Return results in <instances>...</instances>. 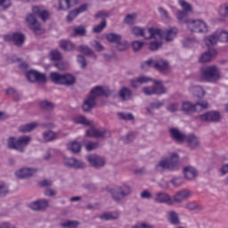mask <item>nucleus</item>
Listing matches in <instances>:
<instances>
[{
	"label": "nucleus",
	"instance_id": "1",
	"mask_svg": "<svg viewBox=\"0 0 228 228\" xmlns=\"http://www.w3.org/2000/svg\"><path fill=\"white\" fill-rule=\"evenodd\" d=\"M150 81H153L154 86L153 91L155 95H163V94H167V88L163 86V82L160 80H152L151 77L147 76H140L134 79L130 80V86L132 88H138L141 85H144L145 83H149Z\"/></svg>",
	"mask_w": 228,
	"mask_h": 228
},
{
	"label": "nucleus",
	"instance_id": "2",
	"mask_svg": "<svg viewBox=\"0 0 228 228\" xmlns=\"http://www.w3.org/2000/svg\"><path fill=\"white\" fill-rule=\"evenodd\" d=\"M158 172H175L179 170V155L177 153H171L168 159H162L155 166Z\"/></svg>",
	"mask_w": 228,
	"mask_h": 228
},
{
	"label": "nucleus",
	"instance_id": "3",
	"mask_svg": "<svg viewBox=\"0 0 228 228\" xmlns=\"http://www.w3.org/2000/svg\"><path fill=\"white\" fill-rule=\"evenodd\" d=\"M131 33L134 37H142L145 40H151V38H161V29L156 28H141L134 27L131 28Z\"/></svg>",
	"mask_w": 228,
	"mask_h": 228
},
{
	"label": "nucleus",
	"instance_id": "4",
	"mask_svg": "<svg viewBox=\"0 0 228 228\" xmlns=\"http://www.w3.org/2000/svg\"><path fill=\"white\" fill-rule=\"evenodd\" d=\"M31 142V137L28 135L20 136L19 138L9 137L7 140V146L9 149L17 151L18 152H24L26 147L29 145Z\"/></svg>",
	"mask_w": 228,
	"mask_h": 228
},
{
	"label": "nucleus",
	"instance_id": "5",
	"mask_svg": "<svg viewBox=\"0 0 228 228\" xmlns=\"http://www.w3.org/2000/svg\"><path fill=\"white\" fill-rule=\"evenodd\" d=\"M208 108H209L208 101L197 102L195 104L190 102H183L182 103V111H183L185 115L200 113V111H204V110H208Z\"/></svg>",
	"mask_w": 228,
	"mask_h": 228
},
{
	"label": "nucleus",
	"instance_id": "6",
	"mask_svg": "<svg viewBox=\"0 0 228 228\" xmlns=\"http://www.w3.org/2000/svg\"><path fill=\"white\" fill-rule=\"evenodd\" d=\"M108 191L110 193L113 200L120 202V200H124L126 197L131 195V186L127 184L118 185L112 189H109Z\"/></svg>",
	"mask_w": 228,
	"mask_h": 228
},
{
	"label": "nucleus",
	"instance_id": "7",
	"mask_svg": "<svg viewBox=\"0 0 228 228\" xmlns=\"http://www.w3.org/2000/svg\"><path fill=\"white\" fill-rule=\"evenodd\" d=\"M204 41L207 47H213V45H216L218 42H228V32L216 30L212 35L206 37Z\"/></svg>",
	"mask_w": 228,
	"mask_h": 228
},
{
	"label": "nucleus",
	"instance_id": "8",
	"mask_svg": "<svg viewBox=\"0 0 228 228\" xmlns=\"http://www.w3.org/2000/svg\"><path fill=\"white\" fill-rule=\"evenodd\" d=\"M201 77L208 83H216L220 79V71L216 66H208L201 69Z\"/></svg>",
	"mask_w": 228,
	"mask_h": 228
},
{
	"label": "nucleus",
	"instance_id": "9",
	"mask_svg": "<svg viewBox=\"0 0 228 228\" xmlns=\"http://www.w3.org/2000/svg\"><path fill=\"white\" fill-rule=\"evenodd\" d=\"M178 4L181 6L183 11L177 12L176 18L180 24H184V22H188V13H193V9L191 4H188V2L184 0H179Z\"/></svg>",
	"mask_w": 228,
	"mask_h": 228
},
{
	"label": "nucleus",
	"instance_id": "10",
	"mask_svg": "<svg viewBox=\"0 0 228 228\" xmlns=\"http://www.w3.org/2000/svg\"><path fill=\"white\" fill-rule=\"evenodd\" d=\"M184 24H187V28L192 33H208V24L200 20H187Z\"/></svg>",
	"mask_w": 228,
	"mask_h": 228
},
{
	"label": "nucleus",
	"instance_id": "11",
	"mask_svg": "<svg viewBox=\"0 0 228 228\" xmlns=\"http://www.w3.org/2000/svg\"><path fill=\"white\" fill-rule=\"evenodd\" d=\"M4 42H13L16 47H22L26 42V36L20 32H14L4 36Z\"/></svg>",
	"mask_w": 228,
	"mask_h": 228
},
{
	"label": "nucleus",
	"instance_id": "12",
	"mask_svg": "<svg viewBox=\"0 0 228 228\" xmlns=\"http://www.w3.org/2000/svg\"><path fill=\"white\" fill-rule=\"evenodd\" d=\"M86 136L90 138H110L111 134L106 128L97 129L94 127L90 128L86 132Z\"/></svg>",
	"mask_w": 228,
	"mask_h": 228
},
{
	"label": "nucleus",
	"instance_id": "13",
	"mask_svg": "<svg viewBox=\"0 0 228 228\" xmlns=\"http://www.w3.org/2000/svg\"><path fill=\"white\" fill-rule=\"evenodd\" d=\"M26 77L30 83H45V74L31 69L26 72Z\"/></svg>",
	"mask_w": 228,
	"mask_h": 228
},
{
	"label": "nucleus",
	"instance_id": "14",
	"mask_svg": "<svg viewBox=\"0 0 228 228\" xmlns=\"http://www.w3.org/2000/svg\"><path fill=\"white\" fill-rule=\"evenodd\" d=\"M220 118H222V116L220 112L216 110L200 115V120H201V122H220Z\"/></svg>",
	"mask_w": 228,
	"mask_h": 228
},
{
	"label": "nucleus",
	"instance_id": "15",
	"mask_svg": "<svg viewBox=\"0 0 228 228\" xmlns=\"http://www.w3.org/2000/svg\"><path fill=\"white\" fill-rule=\"evenodd\" d=\"M26 21L29 29L37 33V31H40L42 29V24L37 20L35 14H28L26 17Z\"/></svg>",
	"mask_w": 228,
	"mask_h": 228
},
{
	"label": "nucleus",
	"instance_id": "16",
	"mask_svg": "<svg viewBox=\"0 0 228 228\" xmlns=\"http://www.w3.org/2000/svg\"><path fill=\"white\" fill-rule=\"evenodd\" d=\"M38 170L37 168L23 167L15 172L16 177L19 179H27V177H32Z\"/></svg>",
	"mask_w": 228,
	"mask_h": 228
},
{
	"label": "nucleus",
	"instance_id": "17",
	"mask_svg": "<svg viewBox=\"0 0 228 228\" xmlns=\"http://www.w3.org/2000/svg\"><path fill=\"white\" fill-rule=\"evenodd\" d=\"M154 201L158 204H167V206H172V204H174V200L170 195L165 192H158L155 195Z\"/></svg>",
	"mask_w": 228,
	"mask_h": 228
},
{
	"label": "nucleus",
	"instance_id": "18",
	"mask_svg": "<svg viewBox=\"0 0 228 228\" xmlns=\"http://www.w3.org/2000/svg\"><path fill=\"white\" fill-rule=\"evenodd\" d=\"M87 161H89L90 165L94 167V168H102V167L106 165L104 159L98 155H90L87 157Z\"/></svg>",
	"mask_w": 228,
	"mask_h": 228
},
{
	"label": "nucleus",
	"instance_id": "19",
	"mask_svg": "<svg viewBox=\"0 0 228 228\" xmlns=\"http://www.w3.org/2000/svg\"><path fill=\"white\" fill-rule=\"evenodd\" d=\"M30 209L33 211H45L49 208L48 200H38L29 204Z\"/></svg>",
	"mask_w": 228,
	"mask_h": 228
},
{
	"label": "nucleus",
	"instance_id": "20",
	"mask_svg": "<svg viewBox=\"0 0 228 228\" xmlns=\"http://www.w3.org/2000/svg\"><path fill=\"white\" fill-rule=\"evenodd\" d=\"M160 38H157L158 40H163V38L166 39V42H172L174 38H175V36L177 35V28H170L166 29L165 31L160 30Z\"/></svg>",
	"mask_w": 228,
	"mask_h": 228
},
{
	"label": "nucleus",
	"instance_id": "21",
	"mask_svg": "<svg viewBox=\"0 0 228 228\" xmlns=\"http://www.w3.org/2000/svg\"><path fill=\"white\" fill-rule=\"evenodd\" d=\"M95 99L97 97H101L102 95H104L105 97H110L111 95V91H110V88H103L102 86H95L91 90V94Z\"/></svg>",
	"mask_w": 228,
	"mask_h": 228
},
{
	"label": "nucleus",
	"instance_id": "22",
	"mask_svg": "<svg viewBox=\"0 0 228 228\" xmlns=\"http://www.w3.org/2000/svg\"><path fill=\"white\" fill-rule=\"evenodd\" d=\"M190 197H191V191L183 189L174 195V201L179 204L186 200V199H190Z\"/></svg>",
	"mask_w": 228,
	"mask_h": 228
},
{
	"label": "nucleus",
	"instance_id": "23",
	"mask_svg": "<svg viewBox=\"0 0 228 228\" xmlns=\"http://www.w3.org/2000/svg\"><path fill=\"white\" fill-rule=\"evenodd\" d=\"M216 56V50L210 48L207 52L203 53L199 59L200 63H208Z\"/></svg>",
	"mask_w": 228,
	"mask_h": 228
},
{
	"label": "nucleus",
	"instance_id": "24",
	"mask_svg": "<svg viewBox=\"0 0 228 228\" xmlns=\"http://www.w3.org/2000/svg\"><path fill=\"white\" fill-rule=\"evenodd\" d=\"M184 142L188 143L191 149H199V147H200V141L199 140V137H197V135L194 134L185 135Z\"/></svg>",
	"mask_w": 228,
	"mask_h": 228
},
{
	"label": "nucleus",
	"instance_id": "25",
	"mask_svg": "<svg viewBox=\"0 0 228 228\" xmlns=\"http://www.w3.org/2000/svg\"><path fill=\"white\" fill-rule=\"evenodd\" d=\"M86 10H88V5L85 4L79 6L78 8L69 12V13L67 16L68 22H72V20H74V19H76V17H77L79 13H83L86 12Z\"/></svg>",
	"mask_w": 228,
	"mask_h": 228
},
{
	"label": "nucleus",
	"instance_id": "26",
	"mask_svg": "<svg viewBox=\"0 0 228 228\" xmlns=\"http://www.w3.org/2000/svg\"><path fill=\"white\" fill-rule=\"evenodd\" d=\"M94 108H95V96L89 95L84 101V103L82 105V110L84 111H92Z\"/></svg>",
	"mask_w": 228,
	"mask_h": 228
},
{
	"label": "nucleus",
	"instance_id": "27",
	"mask_svg": "<svg viewBox=\"0 0 228 228\" xmlns=\"http://www.w3.org/2000/svg\"><path fill=\"white\" fill-rule=\"evenodd\" d=\"M64 165L69 168H85V163L74 158L65 159Z\"/></svg>",
	"mask_w": 228,
	"mask_h": 228
},
{
	"label": "nucleus",
	"instance_id": "28",
	"mask_svg": "<svg viewBox=\"0 0 228 228\" xmlns=\"http://www.w3.org/2000/svg\"><path fill=\"white\" fill-rule=\"evenodd\" d=\"M32 12H33L34 15H38L39 19H41V20H43V22H45V20H47V19H49V15H50L49 12L42 9V7L34 6L32 8Z\"/></svg>",
	"mask_w": 228,
	"mask_h": 228
},
{
	"label": "nucleus",
	"instance_id": "29",
	"mask_svg": "<svg viewBox=\"0 0 228 228\" xmlns=\"http://www.w3.org/2000/svg\"><path fill=\"white\" fill-rule=\"evenodd\" d=\"M153 69L159 70V72H165L168 70V61L163 59L156 60L153 62Z\"/></svg>",
	"mask_w": 228,
	"mask_h": 228
},
{
	"label": "nucleus",
	"instance_id": "30",
	"mask_svg": "<svg viewBox=\"0 0 228 228\" xmlns=\"http://www.w3.org/2000/svg\"><path fill=\"white\" fill-rule=\"evenodd\" d=\"M171 138H173V140H175V142H184V139L186 138V134L181 133V131H179V129L177 128H171L169 130Z\"/></svg>",
	"mask_w": 228,
	"mask_h": 228
},
{
	"label": "nucleus",
	"instance_id": "31",
	"mask_svg": "<svg viewBox=\"0 0 228 228\" xmlns=\"http://www.w3.org/2000/svg\"><path fill=\"white\" fill-rule=\"evenodd\" d=\"M167 218L171 225H181V219H179V214L177 212L174 210L167 212Z\"/></svg>",
	"mask_w": 228,
	"mask_h": 228
},
{
	"label": "nucleus",
	"instance_id": "32",
	"mask_svg": "<svg viewBox=\"0 0 228 228\" xmlns=\"http://www.w3.org/2000/svg\"><path fill=\"white\" fill-rule=\"evenodd\" d=\"M77 0H60L59 10H69L72 6H76Z\"/></svg>",
	"mask_w": 228,
	"mask_h": 228
},
{
	"label": "nucleus",
	"instance_id": "33",
	"mask_svg": "<svg viewBox=\"0 0 228 228\" xmlns=\"http://www.w3.org/2000/svg\"><path fill=\"white\" fill-rule=\"evenodd\" d=\"M118 96L122 101H129L133 97V91L127 87H122L118 92Z\"/></svg>",
	"mask_w": 228,
	"mask_h": 228
},
{
	"label": "nucleus",
	"instance_id": "34",
	"mask_svg": "<svg viewBox=\"0 0 228 228\" xmlns=\"http://www.w3.org/2000/svg\"><path fill=\"white\" fill-rule=\"evenodd\" d=\"M183 174L185 179L191 181V179H195L197 177V170L191 167H187L183 168Z\"/></svg>",
	"mask_w": 228,
	"mask_h": 228
},
{
	"label": "nucleus",
	"instance_id": "35",
	"mask_svg": "<svg viewBox=\"0 0 228 228\" xmlns=\"http://www.w3.org/2000/svg\"><path fill=\"white\" fill-rule=\"evenodd\" d=\"M50 79H52V81L55 83V85H63V75L58 72H52L50 74Z\"/></svg>",
	"mask_w": 228,
	"mask_h": 228
},
{
	"label": "nucleus",
	"instance_id": "36",
	"mask_svg": "<svg viewBox=\"0 0 228 228\" xmlns=\"http://www.w3.org/2000/svg\"><path fill=\"white\" fill-rule=\"evenodd\" d=\"M64 80H62V85L65 86H72L76 83V77L71 74H63Z\"/></svg>",
	"mask_w": 228,
	"mask_h": 228
},
{
	"label": "nucleus",
	"instance_id": "37",
	"mask_svg": "<svg viewBox=\"0 0 228 228\" xmlns=\"http://www.w3.org/2000/svg\"><path fill=\"white\" fill-rule=\"evenodd\" d=\"M106 39L108 42H110V44H118L122 40V36L115 33H109L106 35Z\"/></svg>",
	"mask_w": 228,
	"mask_h": 228
},
{
	"label": "nucleus",
	"instance_id": "38",
	"mask_svg": "<svg viewBox=\"0 0 228 228\" xmlns=\"http://www.w3.org/2000/svg\"><path fill=\"white\" fill-rule=\"evenodd\" d=\"M191 92L193 93V94L196 97H204L206 92L204 91V88L200 86H194L191 87Z\"/></svg>",
	"mask_w": 228,
	"mask_h": 228
},
{
	"label": "nucleus",
	"instance_id": "39",
	"mask_svg": "<svg viewBox=\"0 0 228 228\" xmlns=\"http://www.w3.org/2000/svg\"><path fill=\"white\" fill-rule=\"evenodd\" d=\"M67 147L70 151V152H73V154H77V152H81V143L77 142H73L68 144Z\"/></svg>",
	"mask_w": 228,
	"mask_h": 228
},
{
	"label": "nucleus",
	"instance_id": "40",
	"mask_svg": "<svg viewBox=\"0 0 228 228\" xmlns=\"http://www.w3.org/2000/svg\"><path fill=\"white\" fill-rule=\"evenodd\" d=\"M170 183L174 188H180V186L184 184V178L183 176H175L170 180Z\"/></svg>",
	"mask_w": 228,
	"mask_h": 228
},
{
	"label": "nucleus",
	"instance_id": "41",
	"mask_svg": "<svg viewBox=\"0 0 228 228\" xmlns=\"http://www.w3.org/2000/svg\"><path fill=\"white\" fill-rule=\"evenodd\" d=\"M60 47L63 49V51H72L74 49V43L67 40L60 41Z\"/></svg>",
	"mask_w": 228,
	"mask_h": 228
},
{
	"label": "nucleus",
	"instance_id": "42",
	"mask_svg": "<svg viewBox=\"0 0 228 228\" xmlns=\"http://www.w3.org/2000/svg\"><path fill=\"white\" fill-rule=\"evenodd\" d=\"M37 123L23 125L20 126V133H31V131H33L37 127Z\"/></svg>",
	"mask_w": 228,
	"mask_h": 228
},
{
	"label": "nucleus",
	"instance_id": "43",
	"mask_svg": "<svg viewBox=\"0 0 228 228\" xmlns=\"http://www.w3.org/2000/svg\"><path fill=\"white\" fill-rule=\"evenodd\" d=\"M56 138V133L53 131H45L43 133V139L45 142H53Z\"/></svg>",
	"mask_w": 228,
	"mask_h": 228
},
{
	"label": "nucleus",
	"instance_id": "44",
	"mask_svg": "<svg viewBox=\"0 0 228 228\" xmlns=\"http://www.w3.org/2000/svg\"><path fill=\"white\" fill-rule=\"evenodd\" d=\"M39 106L40 108H42V110H46V111H51L54 108V103L47 100H45L40 102Z\"/></svg>",
	"mask_w": 228,
	"mask_h": 228
},
{
	"label": "nucleus",
	"instance_id": "45",
	"mask_svg": "<svg viewBox=\"0 0 228 228\" xmlns=\"http://www.w3.org/2000/svg\"><path fill=\"white\" fill-rule=\"evenodd\" d=\"M78 51L79 53H83V54H86V56L93 55L94 56V58H97V56L94 54V51H92V49H90V47H88L87 45H80L78 47Z\"/></svg>",
	"mask_w": 228,
	"mask_h": 228
},
{
	"label": "nucleus",
	"instance_id": "46",
	"mask_svg": "<svg viewBox=\"0 0 228 228\" xmlns=\"http://www.w3.org/2000/svg\"><path fill=\"white\" fill-rule=\"evenodd\" d=\"M219 15L228 19V2H225L219 6Z\"/></svg>",
	"mask_w": 228,
	"mask_h": 228
},
{
	"label": "nucleus",
	"instance_id": "47",
	"mask_svg": "<svg viewBox=\"0 0 228 228\" xmlns=\"http://www.w3.org/2000/svg\"><path fill=\"white\" fill-rule=\"evenodd\" d=\"M10 193L8 184L4 182H0V197H6Z\"/></svg>",
	"mask_w": 228,
	"mask_h": 228
},
{
	"label": "nucleus",
	"instance_id": "48",
	"mask_svg": "<svg viewBox=\"0 0 228 228\" xmlns=\"http://www.w3.org/2000/svg\"><path fill=\"white\" fill-rule=\"evenodd\" d=\"M136 17H138L136 13L127 14L124 19V22L131 26L134 24Z\"/></svg>",
	"mask_w": 228,
	"mask_h": 228
},
{
	"label": "nucleus",
	"instance_id": "49",
	"mask_svg": "<svg viewBox=\"0 0 228 228\" xmlns=\"http://www.w3.org/2000/svg\"><path fill=\"white\" fill-rule=\"evenodd\" d=\"M118 117H119L120 120H134L133 113L118 112Z\"/></svg>",
	"mask_w": 228,
	"mask_h": 228
},
{
	"label": "nucleus",
	"instance_id": "50",
	"mask_svg": "<svg viewBox=\"0 0 228 228\" xmlns=\"http://www.w3.org/2000/svg\"><path fill=\"white\" fill-rule=\"evenodd\" d=\"M101 220H117L118 218V216H115L113 213H104L102 216H100Z\"/></svg>",
	"mask_w": 228,
	"mask_h": 228
},
{
	"label": "nucleus",
	"instance_id": "51",
	"mask_svg": "<svg viewBox=\"0 0 228 228\" xmlns=\"http://www.w3.org/2000/svg\"><path fill=\"white\" fill-rule=\"evenodd\" d=\"M61 227H69V228H77L79 225V223L77 221H64L61 224Z\"/></svg>",
	"mask_w": 228,
	"mask_h": 228
},
{
	"label": "nucleus",
	"instance_id": "52",
	"mask_svg": "<svg viewBox=\"0 0 228 228\" xmlns=\"http://www.w3.org/2000/svg\"><path fill=\"white\" fill-rule=\"evenodd\" d=\"M155 40L150 43L151 51H158L161 47V39L155 38Z\"/></svg>",
	"mask_w": 228,
	"mask_h": 228
},
{
	"label": "nucleus",
	"instance_id": "53",
	"mask_svg": "<svg viewBox=\"0 0 228 228\" xmlns=\"http://www.w3.org/2000/svg\"><path fill=\"white\" fill-rule=\"evenodd\" d=\"M76 124H82L83 126H90L92 123L85 118V116H79L75 118Z\"/></svg>",
	"mask_w": 228,
	"mask_h": 228
},
{
	"label": "nucleus",
	"instance_id": "54",
	"mask_svg": "<svg viewBox=\"0 0 228 228\" xmlns=\"http://www.w3.org/2000/svg\"><path fill=\"white\" fill-rule=\"evenodd\" d=\"M167 110L170 111V113H175V111L179 110V103L173 102L167 106Z\"/></svg>",
	"mask_w": 228,
	"mask_h": 228
},
{
	"label": "nucleus",
	"instance_id": "55",
	"mask_svg": "<svg viewBox=\"0 0 228 228\" xmlns=\"http://www.w3.org/2000/svg\"><path fill=\"white\" fill-rule=\"evenodd\" d=\"M129 47V44L126 41L120 40L118 43H117V49L118 51H126Z\"/></svg>",
	"mask_w": 228,
	"mask_h": 228
},
{
	"label": "nucleus",
	"instance_id": "56",
	"mask_svg": "<svg viewBox=\"0 0 228 228\" xmlns=\"http://www.w3.org/2000/svg\"><path fill=\"white\" fill-rule=\"evenodd\" d=\"M150 106L151 110H159L160 108H163L165 106V101H157L150 103Z\"/></svg>",
	"mask_w": 228,
	"mask_h": 228
},
{
	"label": "nucleus",
	"instance_id": "57",
	"mask_svg": "<svg viewBox=\"0 0 228 228\" xmlns=\"http://www.w3.org/2000/svg\"><path fill=\"white\" fill-rule=\"evenodd\" d=\"M110 17V13L104 11H100L94 14V19H102V20H106Z\"/></svg>",
	"mask_w": 228,
	"mask_h": 228
},
{
	"label": "nucleus",
	"instance_id": "58",
	"mask_svg": "<svg viewBox=\"0 0 228 228\" xmlns=\"http://www.w3.org/2000/svg\"><path fill=\"white\" fill-rule=\"evenodd\" d=\"M106 28V20H102V22L94 28V33H101Z\"/></svg>",
	"mask_w": 228,
	"mask_h": 228
},
{
	"label": "nucleus",
	"instance_id": "59",
	"mask_svg": "<svg viewBox=\"0 0 228 228\" xmlns=\"http://www.w3.org/2000/svg\"><path fill=\"white\" fill-rule=\"evenodd\" d=\"M77 61L79 63L81 69H86V59H85V56L83 55H77Z\"/></svg>",
	"mask_w": 228,
	"mask_h": 228
},
{
	"label": "nucleus",
	"instance_id": "60",
	"mask_svg": "<svg viewBox=\"0 0 228 228\" xmlns=\"http://www.w3.org/2000/svg\"><path fill=\"white\" fill-rule=\"evenodd\" d=\"M12 6V0H0V8L3 10H8Z\"/></svg>",
	"mask_w": 228,
	"mask_h": 228
},
{
	"label": "nucleus",
	"instance_id": "61",
	"mask_svg": "<svg viewBox=\"0 0 228 228\" xmlns=\"http://www.w3.org/2000/svg\"><path fill=\"white\" fill-rule=\"evenodd\" d=\"M143 42L142 41H134L132 42V47L134 51H140V49H142V47H143Z\"/></svg>",
	"mask_w": 228,
	"mask_h": 228
},
{
	"label": "nucleus",
	"instance_id": "62",
	"mask_svg": "<svg viewBox=\"0 0 228 228\" xmlns=\"http://www.w3.org/2000/svg\"><path fill=\"white\" fill-rule=\"evenodd\" d=\"M74 34L78 35L79 37H85L86 30L85 29V27H77L74 28Z\"/></svg>",
	"mask_w": 228,
	"mask_h": 228
},
{
	"label": "nucleus",
	"instance_id": "63",
	"mask_svg": "<svg viewBox=\"0 0 228 228\" xmlns=\"http://www.w3.org/2000/svg\"><path fill=\"white\" fill-rule=\"evenodd\" d=\"M97 147H99V142H89L86 145V149L88 151H94V150L97 149Z\"/></svg>",
	"mask_w": 228,
	"mask_h": 228
},
{
	"label": "nucleus",
	"instance_id": "64",
	"mask_svg": "<svg viewBox=\"0 0 228 228\" xmlns=\"http://www.w3.org/2000/svg\"><path fill=\"white\" fill-rule=\"evenodd\" d=\"M154 60L149 59L148 61L141 64L142 69H149V67H154Z\"/></svg>",
	"mask_w": 228,
	"mask_h": 228
}]
</instances>
